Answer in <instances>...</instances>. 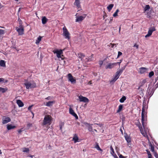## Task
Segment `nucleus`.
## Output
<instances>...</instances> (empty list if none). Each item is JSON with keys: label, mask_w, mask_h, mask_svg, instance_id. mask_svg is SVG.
Returning <instances> with one entry per match:
<instances>
[{"label": "nucleus", "mask_w": 158, "mask_h": 158, "mask_svg": "<svg viewBox=\"0 0 158 158\" xmlns=\"http://www.w3.org/2000/svg\"><path fill=\"white\" fill-rule=\"evenodd\" d=\"M54 54H56L57 57L59 59L63 60V58L61 57V55L63 54V51L62 50H59L58 49L54 50L53 51Z\"/></svg>", "instance_id": "nucleus-1"}, {"label": "nucleus", "mask_w": 158, "mask_h": 158, "mask_svg": "<svg viewBox=\"0 0 158 158\" xmlns=\"http://www.w3.org/2000/svg\"><path fill=\"white\" fill-rule=\"evenodd\" d=\"M63 35L65 37L66 39H67L68 40L69 39H70V34L65 27L63 28Z\"/></svg>", "instance_id": "nucleus-2"}, {"label": "nucleus", "mask_w": 158, "mask_h": 158, "mask_svg": "<svg viewBox=\"0 0 158 158\" xmlns=\"http://www.w3.org/2000/svg\"><path fill=\"white\" fill-rule=\"evenodd\" d=\"M26 86L27 89H29L30 88H35L36 87V85L35 83L31 84L30 82H27L24 84Z\"/></svg>", "instance_id": "nucleus-3"}, {"label": "nucleus", "mask_w": 158, "mask_h": 158, "mask_svg": "<svg viewBox=\"0 0 158 158\" xmlns=\"http://www.w3.org/2000/svg\"><path fill=\"white\" fill-rule=\"evenodd\" d=\"M121 73H120L118 71H117L115 74V76L114 77V78L111 80L110 81V83H113L115 82L117 79L119 78V76L121 75Z\"/></svg>", "instance_id": "nucleus-4"}, {"label": "nucleus", "mask_w": 158, "mask_h": 158, "mask_svg": "<svg viewBox=\"0 0 158 158\" xmlns=\"http://www.w3.org/2000/svg\"><path fill=\"white\" fill-rule=\"evenodd\" d=\"M51 122V119L49 116H45L44 119L43 125H45L47 124L50 123Z\"/></svg>", "instance_id": "nucleus-5"}, {"label": "nucleus", "mask_w": 158, "mask_h": 158, "mask_svg": "<svg viewBox=\"0 0 158 158\" xmlns=\"http://www.w3.org/2000/svg\"><path fill=\"white\" fill-rule=\"evenodd\" d=\"M79 100L81 102H89V99L85 97H84L81 95H80L79 97Z\"/></svg>", "instance_id": "nucleus-6"}, {"label": "nucleus", "mask_w": 158, "mask_h": 158, "mask_svg": "<svg viewBox=\"0 0 158 158\" xmlns=\"http://www.w3.org/2000/svg\"><path fill=\"white\" fill-rule=\"evenodd\" d=\"M68 79L72 83H75L76 82V80L74 79L71 74L69 73L68 74Z\"/></svg>", "instance_id": "nucleus-7"}, {"label": "nucleus", "mask_w": 158, "mask_h": 158, "mask_svg": "<svg viewBox=\"0 0 158 158\" xmlns=\"http://www.w3.org/2000/svg\"><path fill=\"white\" fill-rule=\"evenodd\" d=\"M16 29L18 32L19 35H22L24 34V28H19L18 27H16Z\"/></svg>", "instance_id": "nucleus-8"}, {"label": "nucleus", "mask_w": 158, "mask_h": 158, "mask_svg": "<svg viewBox=\"0 0 158 158\" xmlns=\"http://www.w3.org/2000/svg\"><path fill=\"white\" fill-rule=\"evenodd\" d=\"M84 124L87 127L89 131H92V126L93 124H90L87 123L85 122L84 123Z\"/></svg>", "instance_id": "nucleus-9"}, {"label": "nucleus", "mask_w": 158, "mask_h": 158, "mask_svg": "<svg viewBox=\"0 0 158 158\" xmlns=\"http://www.w3.org/2000/svg\"><path fill=\"white\" fill-rule=\"evenodd\" d=\"M74 5L76 6L78 9H79L81 8L80 2L79 0H75Z\"/></svg>", "instance_id": "nucleus-10"}, {"label": "nucleus", "mask_w": 158, "mask_h": 158, "mask_svg": "<svg viewBox=\"0 0 158 158\" xmlns=\"http://www.w3.org/2000/svg\"><path fill=\"white\" fill-rule=\"evenodd\" d=\"M147 82L146 79H145L140 82L139 84V87L138 89H139L140 87L143 86L145 83Z\"/></svg>", "instance_id": "nucleus-11"}, {"label": "nucleus", "mask_w": 158, "mask_h": 158, "mask_svg": "<svg viewBox=\"0 0 158 158\" xmlns=\"http://www.w3.org/2000/svg\"><path fill=\"white\" fill-rule=\"evenodd\" d=\"M124 137L127 143H129V144H130V143H131V139L130 136H128L127 133H126L125 134Z\"/></svg>", "instance_id": "nucleus-12"}, {"label": "nucleus", "mask_w": 158, "mask_h": 158, "mask_svg": "<svg viewBox=\"0 0 158 158\" xmlns=\"http://www.w3.org/2000/svg\"><path fill=\"white\" fill-rule=\"evenodd\" d=\"M86 15H84V16H80L76 19V22L81 21H82L85 18Z\"/></svg>", "instance_id": "nucleus-13"}, {"label": "nucleus", "mask_w": 158, "mask_h": 158, "mask_svg": "<svg viewBox=\"0 0 158 158\" xmlns=\"http://www.w3.org/2000/svg\"><path fill=\"white\" fill-rule=\"evenodd\" d=\"M2 121V123L3 124H5L10 122L11 121V119L10 118L7 117L5 118V119H3Z\"/></svg>", "instance_id": "nucleus-14"}, {"label": "nucleus", "mask_w": 158, "mask_h": 158, "mask_svg": "<svg viewBox=\"0 0 158 158\" xmlns=\"http://www.w3.org/2000/svg\"><path fill=\"white\" fill-rule=\"evenodd\" d=\"M115 64L114 63H109L108 65L106 66V68L111 69L113 68L114 66H115Z\"/></svg>", "instance_id": "nucleus-15"}, {"label": "nucleus", "mask_w": 158, "mask_h": 158, "mask_svg": "<svg viewBox=\"0 0 158 158\" xmlns=\"http://www.w3.org/2000/svg\"><path fill=\"white\" fill-rule=\"evenodd\" d=\"M147 70V69L144 67H141L139 69V73L140 74L143 73L145 72Z\"/></svg>", "instance_id": "nucleus-16"}, {"label": "nucleus", "mask_w": 158, "mask_h": 158, "mask_svg": "<svg viewBox=\"0 0 158 158\" xmlns=\"http://www.w3.org/2000/svg\"><path fill=\"white\" fill-rule=\"evenodd\" d=\"M17 103L19 107H22L23 106L24 104L20 100H17Z\"/></svg>", "instance_id": "nucleus-17"}, {"label": "nucleus", "mask_w": 158, "mask_h": 158, "mask_svg": "<svg viewBox=\"0 0 158 158\" xmlns=\"http://www.w3.org/2000/svg\"><path fill=\"white\" fill-rule=\"evenodd\" d=\"M155 30L156 29L154 27H152L149 30L148 34L151 35L152 34V32Z\"/></svg>", "instance_id": "nucleus-18"}, {"label": "nucleus", "mask_w": 158, "mask_h": 158, "mask_svg": "<svg viewBox=\"0 0 158 158\" xmlns=\"http://www.w3.org/2000/svg\"><path fill=\"white\" fill-rule=\"evenodd\" d=\"M54 103H55L54 101H49L46 103V106H52Z\"/></svg>", "instance_id": "nucleus-19"}, {"label": "nucleus", "mask_w": 158, "mask_h": 158, "mask_svg": "<svg viewBox=\"0 0 158 158\" xmlns=\"http://www.w3.org/2000/svg\"><path fill=\"white\" fill-rule=\"evenodd\" d=\"M48 20V19L45 17H43L42 19V23L43 24H44L46 23Z\"/></svg>", "instance_id": "nucleus-20"}, {"label": "nucleus", "mask_w": 158, "mask_h": 158, "mask_svg": "<svg viewBox=\"0 0 158 158\" xmlns=\"http://www.w3.org/2000/svg\"><path fill=\"white\" fill-rule=\"evenodd\" d=\"M15 127V126H13L11 124H10L7 125V128L8 130H10L11 129H14Z\"/></svg>", "instance_id": "nucleus-21"}, {"label": "nucleus", "mask_w": 158, "mask_h": 158, "mask_svg": "<svg viewBox=\"0 0 158 158\" xmlns=\"http://www.w3.org/2000/svg\"><path fill=\"white\" fill-rule=\"evenodd\" d=\"M0 65L3 67H6V64L4 60H1L0 61Z\"/></svg>", "instance_id": "nucleus-22"}, {"label": "nucleus", "mask_w": 158, "mask_h": 158, "mask_svg": "<svg viewBox=\"0 0 158 158\" xmlns=\"http://www.w3.org/2000/svg\"><path fill=\"white\" fill-rule=\"evenodd\" d=\"M78 138L77 136V135L76 134L74 136L73 138V140L74 141V143H76L78 141Z\"/></svg>", "instance_id": "nucleus-23"}, {"label": "nucleus", "mask_w": 158, "mask_h": 158, "mask_svg": "<svg viewBox=\"0 0 158 158\" xmlns=\"http://www.w3.org/2000/svg\"><path fill=\"white\" fill-rule=\"evenodd\" d=\"M78 57L81 59V60H82V58H84L85 57V55L83 53H80L78 54Z\"/></svg>", "instance_id": "nucleus-24"}, {"label": "nucleus", "mask_w": 158, "mask_h": 158, "mask_svg": "<svg viewBox=\"0 0 158 158\" xmlns=\"http://www.w3.org/2000/svg\"><path fill=\"white\" fill-rule=\"evenodd\" d=\"M114 6V4H110L107 7V9L109 11H110L112 9Z\"/></svg>", "instance_id": "nucleus-25"}, {"label": "nucleus", "mask_w": 158, "mask_h": 158, "mask_svg": "<svg viewBox=\"0 0 158 158\" xmlns=\"http://www.w3.org/2000/svg\"><path fill=\"white\" fill-rule=\"evenodd\" d=\"M7 89L6 88H4L1 87H0V92H2V93H4L7 90Z\"/></svg>", "instance_id": "nucleus-26"}, {"label": "nucleus", "mask_w": 158, "mask_h": 158, "mask_svg": "<svg viewBox=\"0 0 158 158\" xmlns=\"http://www.w3.org/2000/svg\"><path fill=\"white\" fill-rule=\"evenodd\" d=\"M123 108V105L120 104L118 106V110L117 111V113H119L122 110Z\"/></svg>", "instance_id": "nucleus-27"}, {"label": "nucleus", "mask_w": 158, "mask_h": 158, "mask_svg": "<svg viewBox=\"0 0 158 158\" xmlns=\"http://www.w3.org/2000/svg\"><path fill=\"white\" fill-rule=\"evenodd\" d=\"M145 110L144 109L143 107L142 108L141 114L142 118V120L143 119V118H144Z\"/></svg>", "instance_id": "nucleus-28"}, {"label": "nucleus", "mask_w": 158, "mask_h": 158, "mask_svg": "<svg viewBox=\"0 0 158 158\" xmlns=\"http://www.w3.org/2000/svg\"><path fill=\"white\" fill-rule=\"evenodd\" d=\"M126 98L125 96H123L119 100V102L121 103H123L126 100Z\"/></svg>", "instance_id": "nucleus-29"}, {"label": "nucleus", "mask_w": 158, "mask_h": 158, "mask_svg": "<svg viewBox=\"0 0 158 158\" xmlns=\"http://www.w3.org/2000/svg\"><path fill=\"white\" fill-rule=\"evenodd\" d=\"M42 37L40 36H39L37 38V40L36 41V44H38L41 41V40Z\"/></svg>", "instance_id": "nucleus-30"}, {"label": "nucleus", "mask_w": 158, "mask_h": 158, "mask_svg": "<svg viewBox=\"0 0 158 158\" xmlns=\"http://www.w3.org/2000/svg\"><path fill=\"white\" fill-rule=\"evenodd\" d=\"M149 145L151 147V151L154 152V146L152 145V144L151 143H150Z\"/></svg>", "instance_id": "nucleus-31"}, {"label": "nucleus", "mask_w": 158, "mask_h": 158, "mask_svg": "<svg viewBox=\"0 0 158 158\" xmlns=\"http://www.w3.org/2000/svg\"><path fill=\"white\" fill-rule=\"evenodd\" d=\"M29 151L28 148H23V152H28Z\"/></svg>", "instance_id": "nucleus-32"}, {"label": "nucleus", "mask_w": 158, "mask_h": 158, "mask_svg": "<svg viewBox=\"0 0 158 158\" xmlns=\"http://www.w3.org/2000/svg\"><path fill=\"white\" fill-rule=\"evenodd\" d=\"M154 75V73L153 71H152L150 72L148 74V76L150 78L151 77Z\"/></svg>", "instance_id": "nucleus-33"}, {"label": "nucleus", "mask_w": 158, "mask_h": 158, "mask_svg": "<svg viewBox=\"0 0 158 158\" xmlns=\"http://www.w3.org/2000/svg\"><path fill=\"white\" fill-rule=\"evenodd\" d=\"M125 66H124V67L122 68L121 69L119 70L118 71L119 73H120L121 74L123 72V70L125 69Z\"/></svg>", "instance_id": "nucleus-34"}, {"label": "nucleus", "mask_w": 158, "mask_h": 158, "mask_svg": "<svg viewBox=\"0 0 158 158\" xmlns=\"http://www.w3.org/2000/svg\"><path fill=\"white\" fill-rule=\"evenodd\" d=\"M150 6L149 5H146L144 8V10L146 11L147 10H148L150 9Z\"/></svg>", "instance_id": "nucleus-35"}, {"label": "nucleus", "mask_w": 158, "mask_h": 158, "mask_svg": "<svg viewBox=\"0 0 158 158\" xmlns=\"http://www.w3.org/2000/svg\"><path fill=\"white\" fill-rule=\"evenodd\" d=\"M144 120H145L144 118H143V120H142V124L143 127L144 128L145 127V124L144 122Z\"/></svg>", "instance_id": "nucleus-36"}, {"label": "nucleus", "mask_w": 158, "mask_h": 158, "mask_svg": "<svg viewBox=\"0 0 158 158\" xmlns=\"http://www.w3.org/2000/svg\"><path fill=\"white\" fill-rule=\"evenodd\" d=\"M95 148L97 150L102 151V150L100 148L98 143L97 144Z\"/></svg>", "instance_id": "nucleus-37"}, {"label": "nucleus", "mask_w": 158, "mask_h": 158, "mask_svg": "<svg viewBox=\"0 0 158 158\" xmlns=\"http://www.w3.org/2000/svg\"><path fill=\"white\" fill-rule=\"evenodd\" d=\"M69 112L70 114H72L74 112L73 110L71 108H70L69 109Z\"/></svg>", "instance_id": "nucleus-38"}, {"label": "nucleus", "mask_w": 158, "mask_h": 158, "mask_svg": "<svg viewBox=\"0 0 158 158\" xmlns=\"http://www.w3.org/2000/svg\"><path fill=\"white\" fill-rule=\"evenodd\" d=\"M110 149L111 151V153L112 154L113 153H114V151L113 148L112 146H110Z\"/></svg>", "instance_id": "nucleus-39"}, {"label": "nucleus", "mask_w": 158, "mask_h": 158, "mask_svg": "<svg viewBox=\"0 0 158 158\" xmlns=\"http://www.w3.org/2000/svg\"><path fill=\"white\" fill-rule=\"evenodd\" d=\"M73 116H74L76 119H78V117L77 116V114L74 112L72 114Z\"/></svg>", "instance_id": "nucleus-40"}, {"label": "nucleus", "mask_w": 158, "mask_h": 158, "mask_svg": "<svg viewBox=\"0 0 158 158\" xmlns=\"http://www.w3.org/2000/svg\"><path fill=\"white\" fill-rule=\"evenodd\" d=\"M146 107L147 106H146V103H144L143 102V107H142V108L143 107L144 109L145 110V109L147 108V107Z\"/></svg>", "instance_id": "nucleus-41"}, {"label": "nucleus", "mask_w": 158, "mask_h": 158, "mask_svg": "<svg viewBox=\"0 0 158 158\" xmlns=\"http://www.w3.org/2000/svg\"><path fill=\"white\" fill-rule=\"evenodd\" d=\"M94 124L98 125L99 127H103V124L101 123H95Z\"/></svg>", "instance_id": "nucleus-42"}, {"label": "nucleus", "mask_w": 158, "mask_h": 158, "mask_svg": "<svg viewBox=\"0 0 158 158\" xmlns=\"http://www.w3.org/2000/svg\"><path fill=\"white\" fill-rule=\"evenodd\" d=\"M32 124L31 123H29L27 125V127L28 129L30 127L32 126Z\"/></svg>", "instance_id": "nucleus-43"}, {"label": "nucleus", "mask_w": 158, "mask_h": 158, "mask_svg": "<svg viewBox=\"0 0 158 158\" xmlns=\"http://www.w3.org/2000/svg\"><path fill=\"white\" fill-rule=\"evenodd\" d=\"M138 127H139V128L140 129V131H141V133H142V127H141V125L140 124H139V126H138Z\"/></svg>", "instance_id": "nucleus-44"}, {"label": "nucleus", "mask_w": 158, "mask_h": 158, "mask_svg": "<svg viewBox=\"0 0 158 158\" xmlns=\"http://www.w3.org/2000/svg\"><path fill=\"white\" fill-rule=\"evenodd\" d=\"M4 33V31L3 30L0 29V35H2Z\"/></svg>", "instance_id": "nucleus-45"}, {"label": "nucleus", "mask_w": 158, "mask_h": 158, "mask_svg": "<svg viewBox=\"0 0 158 158\" xmlns=\"http://www.w3.org/2000/svg\"><path fill=\"white\" fill-rule=\"evenodd\" d=\"M122 55V53L121 52H120V51L118 52L117 58L119 57Z\"/></svg>", "instance_id": "nucleus-46"}, {"label": "nucleus", "mask_w": 158, "mask_h": 158, "mask_svg": "<svg viewBox=\"0 0 158 158\" xmlns=\"http://www.w3.org/2000/svg\"><path fill=\"white\" fill-rule=\"evenodd\" d=\"M154 155L156 158H158V154L156 152H154Z\"/></svg>", "instance_id": "nucleus-47"}, {"label": "nucleus", "mask_w": 158, "mask_h": 158, "mask_svg": "<svg viewBox=\"0 0 158 158\" xmlns=\"http://www.w3.org/2000/svg\"><path fill=\"white\" fill-rule=\"evenodd\" d=\"M103 64V61L102 60H101L99 61V64L100 65V67H101Z\"/></svg>", "instance_id": "nucleus-48"}, {"label": "nucleus", "mask_w": 158, "mask_h": 158, "mask_svg": "<svg viewBox=\"0 0 158 158\" xmlns=\"http://www.w3.org/2000/svg\"><path fill=\"white\" fill-rule=\"evenodd\" d=\"M118 15V13H116V12H115L114 14L113 15V16L114 17H116V16H117Z\"/></svg>", "instance_id": "nucleus-49"}, {"label": "nucleus", "mask_w": 158, "mask_h": 158, "mask_svg": "<svg viewBox=\"0 0 158 158\" xmlns=\"http://www.w3.org/2000/svg\"><path fill=\"white\" fill-rule=\"evenodd\" d=\"M134 47H136V48L137 49L139 48V45L136 44H135L134 45Z\"/></svg>", "instance_id": "nucleus-50"}, {"label": "nucleus", "mask_w": 158, "mask_h": 158, "mask_svg": "<svg viewBox=\"0 0 158 158\" xmlns=\"http://www.w3.org/2000/svg\"><path fill=\"white\" fill-rule=\"evenodd\" d=\"M114 154H112V155H113V156L114 157V158H118V157L117 156V155L114 153Z\"/></svg>", "instance_id": "nucleus-51"}, {"label": "nucleus", "mask_w": 158, "mask_h": 158, "mask_svg": "<svg viewBox=\"0 0 158 158\" xmlns=\"http://www.w3.org/2000/svg\"><path fill=\"white\" fill-rule=\"evenodd\" d=\"M33 105H31L29 106V107L28 108V110H31V108L32 107Z\"/></svg>", "instance_id": "nucleus-52"}, {"label": "nucleus", "mask_w": 158, "mask_h": 158, "mask_svg": "<svg viewBox=\"0 0 158 158\" xmlns=\"http://www.w3.org/2000/svg\"><path fill=\"white\" fill-rule=\"evenodd\" d=\"M64 124V122H61L60 124V126H61V127L63 126Z\"/></svg>", "instance_id": "nucleus-53"}, {"label": "nucleus", "mask_w": 158, "mask_h": 158, "mask_svg": "<svg viewBox=\"0 0 158 158\" xmlns=\"http://www.w3.org/2000/svg\"><path fill=\"white\" fill-rule=\"evenodd\" d=\"M121 62H117L116 63H114L115 64V66L117 64H118L119 66H120V63H121Z\"/></svg>", "instance_id": "nucleus-54"}, {"label": "nucleus", "mask_w": 158, "mask_h": 158, "mask_svg": "<svg viewBox=\"0 0 158 158\" xmlns=\"http://www.w3.org/2000/svg\"><path fill=\"white\" fill-rule=\"evenodd\" d=\"M119 158H125V157L121 154L119 155Z\"/></svg>", "instance_id": "nucleus-55"}, {"label": "nucleus", "mask_w": 158, "mask_h": 158, "mask_svg": "<svg viewBox=\"0 0 158 158\" xmlns=\"http://www.w3.org/2000/svg\"><path fill=\"white\" fill-rule=\"evenodd\" d=\"M4 78H0V83L1 82H2V81H4Z\"/></svg>", "instance_id": "nucleus-56"}, {"label": "nucleus", "mask_w": 158, "mask_h": 158, "mask_svg": "<svg viewBox=\"0 0 158 158\" xmlns=\"http://www.w3.org/2000/svg\"><path fill=\"white\" fill-rule=\"evenodd\" d=\"M46 99H47V100H50L51 99V97H50V96H49L48 97H47V98H45Z\"/></svg>", "instance_id": "nucleus-57"}, {"label": "nucleus", "mask_w": 158, "mask_h": 158, "mask_svg": "<svg viewBox=\"0 0 158 158\" xmlns=\"http://www.w3.org/2000/svg\"><path fill=\"white\" fill-rule=\"evenodd\" d=\"M147 154H148V156H152V155H151V153L150 152H148Z\"/></svg>", "instance_id": "nucleus-58"}, {"label": "nucleus", "mask_w": 158, "mask_h": 158, "mask_svg": "<svg viewBox=\"0 0 158 158\" xmlns=\"http://www.w3.org/2000/svg\"><path fill=\"white\" fill-rule=\"evenodd\" d=\"M20 24V25L19 26V28H24L23 25H22L21 23Z\"/></svg>", "instance_id": "nucleus-59"}, {"label": "nucleus", "mask_w": 158, "mask_h": 158, "mask_svg": "<svg viewBox=\"0 0 158 158\" xmlns=\"http://www.w3.org/2000/svg\"><path fill=\"white\" fill-rule=\"evenodd\" d=\"M107 17V15L105 13V14L103 16V19H105V17Z\"/></svg>", "instance_id": "nucleus-60"}, {"label": "nucleus", "mask_w": 158, "mask_h": 158, "mask_svg": "<svg viewBox=\"0 0 158 158\" xmlns=\"http://www.w3.org/2000/svg\"><path fill=\"white\" fill-rule=\"evenodd\" d=\"M86 59L87 60V61H91V58H89V59L86 58Z\"/></svg>", "instance_id": "nucleus-61"}, {"label": "nucleus", "mask_w": 158, "mask_h": 158, "mask_svg": "<svg viewBox=\"0 0 158 158\" xmlns=\"http://www.w3.org/2000/svg\"><path fill=\"white\" fill-rule=\"evenodd\" d=\"M150 35H149L148 34H147V35H146L145 36V37L146 38H147L148 37H149V36H150Z\"/></svg>", "instance_id": "nucleus-62"}, {"label": "nucleus", "mask_w": 158, "mask_h": 158, "mask_svg": "<svg viewBox=\"0 0 158 158\" xmlns=\"http://www.w3.org/2000/svg\"><path fill=\"white\" fill-rule=\"evenodd\" d=\"M22 131L21 130H19L18 131V132L19 133H20Z\"/></svg>", "instance_id": "nucleus-63"}, {"label": "nucleus", "mask_w": 158, "mask_h": 158, "mask_svg": "<svg viewBox=\"0 0 158 158\" xmlns=\"http://www.w3.org/2000/svg\"><path fill=\"white\" fill-rule=\"evenodd\" d=\"M111 47L112 48H113L115 45L114 44H111Z\"/></svg>", "instance_id": "nucleus-64"}]
</instances>
